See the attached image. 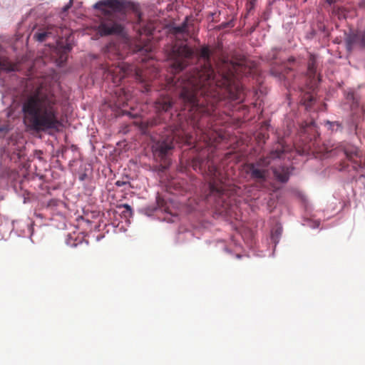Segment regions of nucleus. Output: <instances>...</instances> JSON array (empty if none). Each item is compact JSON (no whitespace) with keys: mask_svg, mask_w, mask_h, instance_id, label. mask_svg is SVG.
<instances>
[{"mask_svg":"<svg viewBox=\"0 0 365 365\" xmlns=\"http://www.w3.org/2000/svg\"><path fill=\"white\" fill-rule=\"evenodd\" d=\"M198 55L202 64L200 68L196 67L181 79L168 81V88L179 92L183 110L189 111V117L193 120L201 115H211L215 104L223 97L238 101L245 97L240 81V65L224 63L216 75L210 63L209 48L202 46Z\"/></svg>","mask_w":365,"mask_h":365,"instance_id":"1","label":"nucleus"},{"mask_svg":"<svg viewBox=\"0 0 365 365\" xmlns=\"http://www.w3.org/2000/svg\"><path fill=\"white\" fill-rule=\"evenodd\" d=\"M21 110L24 123L30 130L46 132L61 125L55 97L40 88L24 97Z\"/></svg>","mask_w":365,"mask_h":365,"instance_id":"2","label":"nucleus"},{"mask_svg":"<svg viewBox=\"0 0 365 365\" xmlns=\"http://www.w3.org/2000/svg\"><path fill=\"white\" fill-rule=\"evenodd\" d=\"M292 151L287 145L279 143L273 150H272L267 156L260 158L256 163L249 165V173L253 179L265 180L269 175V166H271L274 175L280 182H286L292 173L290 169L287 167L274 168L273 165L287 158L289 160Z\"/></svg>","mask_w":365,"mask_h":365,"instance_id":"3","label":"nucleus"},{"mask_svg":"<svg viewBox=\"0 0 365 365\" xmlns=\"http://www.w3.org/2000/svg\"><path fill=\"white\" fill-rule=\"evenodd\" d=\"M128 5L125 0H103L94 4L93 7L103 14L96 29L101 36L123 34V26L116 20L115 14L122 12Z\"/></svg>","mask_w":365,"mask_h":365,"instance_id":"4","label":"nucleus"},{"mask_svg":"<svg viewBox=\"0 0 365 365\" xmlns=\"http://www.w3.org/2000/svg\"><path fill=\"white\" fill-rule=\"evenodd\" d=\"M194 138L192 135L185 132L182 129H174L171 135H167L165 138H162L161 140L156 142L153 145V153L155 156L164 160V165L162 166V171L167 168L168 163L166 159H164L168 152L174 147L173 141L184 142L187 144H192Z\"/></svg>","mask_w":365,"mask_h":365,"instance_id":"5","label":"nucleus"},{"mask_svg":"<svg viewBox=\"0 0 365 365\" xmlns=\"http://www.w3.org/2000/svg\"><path fill=\"white\" fill-rule=\"evenodd\" d=\"M63 30L61 28H57L54 26H47L45 28L40 29L35 34L34 38L39 41L43 42L49 38L56 40V46L53 48V54L58 56L56 63L58 66H61L67 59V55L72 48L70 43L64 44L63 40H58L57 38H61Z\"/></svg>","mask_w":365,"mask_h":365,"instance_id":"6","label":"nucleus"},{"mask_svg":"<svg viewBox=\"0 0 365 365\" xmlns=\"http://www.w3.org/2000/svg\"><path fill=\"white\" fill-rule=\"evenodd\" d=\"M133 73L135 79L140 83H145V91H149V85L147 83L150 81L151 77L148 76L147 71H142L135 69L133 66L125 62H119L116 66L108 67L106 71V78L111 80L115 86H119L122 79L126 76Z\"/></svg>","mask_w":365,"mask_h":365,"instance_id":"7","label":"nucleus"},{"mask_svg":"<svg viewBox=\"0 0 365 365\" xmlns=\"http://www.w3.org/2000/svg\"><path fill=\"white\" fill-rule=\"evenodd\" d=\"M205 199L208 202L213 201L217 204L225 203L232 196L240 195V187L236 184H205Z\"/></svg>","mask_w":365,"mask_h":365,"instance_id":"8","label":"nucleus"},{"mask_svg":"<svg viewBox=\"0 0 365 365\" xmlns=\"http://www.w3.org/2000/svg\"><path fill=\"white\" fill-rule=\"evenodd\" d=\"M194 56L193 51L186 45L174 46L169 58L173 61L171 66L175 72L182 71L187 66L189 59Z\"/></svg>","mask_w":365,"mask_h":365,"instance_id":"9","label":"nucleus"},{"mask_svg":"<svg viewBox=\"0 0 365 365\" xmlns=\"http://www.w3.org/2000/svg\"><path fill=\"white\" fill-rule=\"evenodd\" d=\"M192 166L195 171H200L202 175L210 177L212 180H218L219 182H223L222 180L218 178L220 172L217 169L215 162L210 157L207 159L196 158L192 163Z\"/></svg>","mask_w":365,"mask_h":365,"instance_id":"10","label":"nucleus"},{"mask_svg":"<svg viewBox=\"0 0 365 365\" xmlns=\"http://www.w3.org/2000/svg\"><path fill=\"white\" fill-rule=\"evenodd\" d=\"M344 155L347 160L351 164V168L354 172L357 173V176H354L353 180L355 181L361 180V178L365 177V164L362 162L359 150L355 147L343 149Z\"/></svg>","mask_w":365,"mask_h":365,"instance_id":"11","label":"nucleus"},{"mask_svg":"<svg viewBox=\"0 0 365 365\" xmlns=\"http://www.w3.org/2000/svg\"><path fill=\"white\" fill-rule=\"evenodd\" d=\"M16 65L9 61L4 49L0 46V71H13L16 70Z\"/></svg>","mask_w":365,"mask_h":365,"instance_id":"12","label":"nucleus"},{"mask_svg":"<svg viewBox=\"0 0 365 365\" xmlns=\"http://www.w3.org/2000/svg\"><path fill=\"white\" fill-rule=\"evenodd\" d=\"M346 48L351 51L354 48L359 46V32L349 34L346 38Z\"/></svg>","mask_w":365,"mask_h":365,"instance_id":"13","label":"nucleus"},{"mask_svg":"<svg viewBox=\"0 0 365 365\" xmlns=\"http://www.w3.org/2000/svg\"><path fill=\"white\" fill-rule=\"evenodd\" d=\"M173 106V101L170 97L159 100L155 103V108L160 111L167 112Z\"/></svg>","mask_w":365,"mask_h":365,"instance_id":"14","label":"nucleus"},{"mask_svg":"<svg viewBox=\"0 0 365 365\" xmlns=\"http://www.w3.org/2000/svg\"><path fill=\"white\" fill-rule=\"evenodd\" d=\"M0 175L3 179H7L9 180L17 181V175L18 173L16 170L8 168H2L0 171Z\"/></svg>","mask_w":365,"mask_h":365,"instance_id":"15","label":"nucleus"},{"mask_svg":"<svg viewBox=\"0 0 365 365\" xmlns=\"http://www.w3.org/2000/svg\"><path fill=\"white\" fill-rule=\"evenodd\" d=\"M196 133V139L198 140H203L206 142L207 144L210 143L212 140V138L210 136V133H206L203 131L200 125H197Z\"/></svg>","mask_w":365,"mask_h":365,"instance_id":"16","label":"nucleus"},{"mask_svg":"<svg viewBox=\"0 0 365 365\" xmlns=\"http://www.w3.org/2000/svg\"><path fill=\"white\" fill-rule=\"evenodd\" d=\"M326 124L328 125V128L332 131H337L341 128V124L338 122L327 121Z\"/></svg>","mask_w":365,"mask_h":365,"instance_id":"17","label":"nucleus"},{"mask_svg":"<svg viewBox=\"0 0 365 365\" xmlns=\"http://www.w3.org/2000/svg\"><path fill=\"white\" fill-rule=\"evenodd\" d=\"M175 33H185L187 32V24L184 22L181 26H177L175 28Z\"/></svg>","mask_w":365,"mask_h":365,"instance_id":"18","label":"nucleus"},{"mask_svg":"<svg viewBox=\"0 0 365 365\" xmlns=\"http://www.w3.org/2000/svg\"><path fill=\"white\" fill-rule=\"evenodd\" d=\"M106 51L109 53L108 57L110 58V55H112L113 53V55L116 53L117 49L114 44L110 43L107 46Z\"/></svg>","mask_w":365,"mask_h":365,"instance_id":"19","label":"nucleus"},{"mask_svg":"<svg viewBox=\"0 0 365 365\" xmlns=\"http://www.w3.org/2000/svg\"><path fill=\"white\" fill-rule=\"evenodd\" d=\"M359 47L365 48V31L359 32Z\"/></svg>","mask_w":365,"mask_h":365,"instance_id":"20","label":"nucleus"},{"mask_svg":"<svg viewBox=\"0 0 365 365\" xmlns=\"http://www.w3.org/2000/svg\"><path fill=\"white\" fill-rule=\"evenodd\" d=\"M308 73L310 76L315 73V62L314 60H312V61L309 63Z\"/></svg>","mask_w":365,"mask_h":365,"instance_id":"21","label":"nucleus"},{"mask_svg":"<svg viewBox=\"0 0 365 365\" xmlns=\"http://www.w3.org/2000/svg\"><path fill=\"white\" fill-rule=\"evenodd\" d=\"M167 186H166V189L167 190H170L171 189L173 188L174 190L177 191L178 189L180 187V184H172V183H170V184H166Z\"/></svg>","mask_w":365,"mask_h":365,"instance_id":"22","label":"nucleus"},{"mask_svg":"<svg viewBox=\"0 0 365 365\" xmlns=\"http://www.w3.org/2000/svg\"><path fill=\"white\" fill-rule=\"evenodd\" d=\"M336 153H337L336 150H331L327 152V153L324 154L323 157L325 158L332 157V156L336 155Z\"/></svg>","mask_w":365,"mask_h":365,"instance_id":"23","label":"nucleus"},{"mask_svg":"<svg viewBox=\"0 0 365 365\" xmlns=\"http://www.w3.org/2000/svg\"><path fill=\"white\" fill-rule=\"evenodd\" d=\"M123 207H124L127 212H129L130 215L132 214V209L131 207L128 204H124L122 205Z\"/></svg>","mask_w":365,"mask_h":365,"instance_id":"24","label":"nucleus"},{"mask_svg":"<svg viewBox=\"0 0 365 365\" xmlns=\"http://www.w3.org/2000/svg\"><path fill=\"white\" fill-rule=\"evenodd\" d=\"M71 3H72V0H70L69 4L64 6L63 10L67 11L71 7Z\"/></svg>","mask_w":365,"mask_h":365,"instance_id":"25","label":"nucleus"},{"mask_svg":"<svg viewBox=\"0 0 365 365\" xmlns=\"http://www.w3.org/2000/svg\"><path fill=\"white\" fill-rule=\"evenodd\" d=\"M295 151H296L297 153H299V155H304V153H305V151H304V150L301 151V150H295Z\"/></svg>","mask_w":365,"mask_h":365,"instance_id":"26","label":"nucleus"},{"mask_svg":"<svg viewBox=\"0 0 365 365\" xmlns=\"http://www.w3.org/2000/svg\"><path fill=\"white\" fill-rule=\"evenodd\" d=\"M151 31H152V29H151V28H149V29H148V31H147V30H145V32H146V33H147V34H151Z\"/></svg>","mask_w":365,"mask_h":365,"instance_id":"27","label":"nucleus"},{"mask_svg":"<svg viewBox=\"0 0 365 365\" xmlns=\"http://www.w3.org/2000/svg\"><path fill=\"white\" fill-rule=\"evenodd\" d=\"M329 4H331L336 1V0H327Z\"/></svg>","mask_w":365,"mask_h":365,"instance_id":"28","label":"nucleus"},{"mask_svg":"<svg viewBox=\"0 0 365 365\" xmlns=\"http://www.w3.org/2000/svg\"><path fill=\"white\" fill-rule=\"evenodd\" d=\"M345 170V165H343L342 167L340 168V170Z\"/></svg>","mask_w":365,"mask_h":365,"instance_id":"29","label":"nucleus"},{"mask_svg":"<svg viewBox=\"0 0 365 365\" xmlns=\"http://www.w3.org/2000/svg\"><path fill=\"white\" fill-rule=\"evenodd\" d=\"M313 100H314L313 97H312V96H310V97H309V101H310V102H312Z\"/></svg>","mask_w":365,"mask_h":365,"instance_id":"30","label":"nucleus"},{"mask_svg":"<svg viewBox=\"0 0 365 365\" xmlns=\"http://www.w3.org/2000/svg\"><path fill=\"white\" fill-rule=\"evenodd\" d=\"M169 192H170L171 193H173V192L171 190H169ZM174 195H176V192H174Z\"/></svg>","mask_w":365,"mask_h":365,"instance_id":"31","label":"nucleus"}]
</instances>
